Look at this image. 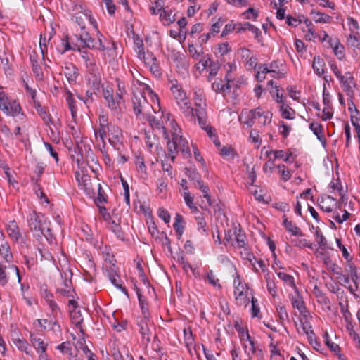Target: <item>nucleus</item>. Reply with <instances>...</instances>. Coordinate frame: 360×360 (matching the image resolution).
Segmentation results:
<instances>
[{"instance_id":"obj_42","label":"nucleus","mask_w":360,"mask_h":360,"mask_svg":"<svg viewBox=\"0 0 360 360\" xmlns=\"http://www.w3.org/2000/svg\"><path fill=\"white\" fill-rule=\"evenodd\" d=\"M184 198L187 206L193 211L198 212V209L193 202V198L191 196L188 192H184Z\"/></svg>"},{"instance_id":"obj_30","label":"nucleus","mask_w":360,"mask_h":360,"mask_svg":"<svg viewBox=\"0 0 360 360\" xmlns=\"http://www.w3.org/2000/svg\"><path fill=\"white\" fill-rule=\"evenodd\" d=\"M220 154L221 155L229 158L234 159L235 157L237 156V153L235 151L234 148L231 146H225L220 148Z\"/></svg>"},{"instance_id":"obj_52","label":"nucleus","mask_w":360,"mask_h":360,"mask_svg":"<svg viewBox=\"0 0 360 360\" xmlns=\"http://www.w3.org/2000/svg\"><path fill=\"white\" fill-rule=\"evenodd\" d=\"M158 214L159 217H160L166 224H168L170 221V214L168 211L163 207H160L158 209Z\"/></svg>"},{"instance_id":"obj_9","label":"nucleus","mask_w":360,"mask_h":360,"mask_svg":"<svg viewBox=\"0 0 360 360\" xmlns=\"http://www.w3.org/2000/svg\"><path fill=\"white\" fill-rule=\"evenodd\" d=\"M75 178L78 181L79 186L84 191L89 197H94L95 195L94 188L92 187L90 176L80 174L79 172H75Z\"/></svg>"},{"instance_id":"obj_8","label":"nucleus","mask_w":360,"mask_h":360,"mask_svg":"<svg viewBox=\"0 0 360 360\" xmlns=\"http://www.w3.org/2000/svg\"><path fill=\"white\" fill-rule=\"evenodd\" d=\"M233 284L235 285L234 295L236 300L240 304H247L248 303V298L247 297V285L242 283L239 275H236L234 279Z\"/></svg>"},{"instance_id":"obj_47","label":"nucleus","mask_w":360,"mask_h":360,"mask_svg":"<svg viewBox=\"0 0 360 360\" xmlns=\"http://www.w3.org/2000/svg\"><path fill=\"white\" fill-rule=\"evenodd\" d=\"M195 186L199 188V189L203 193V196L207 199V202L210 205H211L210 202V196L209 195V188L207 186L204 185V184L200 181H198V184L195 185Z\"/></svg>"},{"instance_id":"obj_27","label":"nucleus","mask_w":360,"mask_h":360,"mask_svg":"<svg viewBox=\"0 0 360 360\" xmlns=\"http://www.w3.org/2000/svg\"><path fill=\"white\" fill-rule=\"evenodd\" d=\"M301 325L302 327V330L304 333L307 336L309 342L311 345H313V342L316 340L315 333L313 330H311V326L309 323L305 322L304 323L301 321Z\"/></svg>"},{"instance_id":"obj_33","label":"nucleus","mask_w":360,"mask_h":360,"mask_svg":"<svg viewBox=\"0 0 360 360\" xmlns=\"http://www.w3.org/2000/svg\"><path fill=\"white\" fill-rule=\"evenodd\" d=\"M277 275H278V276L279 277L280 279L283 281L288 285L292 287L295 289V292H297V288L295 286L294 278H293V277L292 276L288 275V274H287L285 273H283V272H278L277 274Z\"/></svg>"},{"instance_id":"obj_54","label":"nucleus","mask_w":360,"mask_h":360,"mask_svg":"<svg viewBox=\"0 0 360 360\" xmlns=\"http://www.w3.org/2000/svg\"><path fill=\"white\" fill-rule=\"evenodd\" d=\"M271 153H274L275 158L283 159L285 162H288L289 160V157L290 155V154L289 155H285L283 150L267 151L266 153L269 155Z\"/></svg>"},{"instance_id":"obj_31","label":"nucleus","mask_w":360,"mask_h":360,"mask_svg":"<svg viewBox=\"0 0 360 360\" xmlns=\"http://www.w3.org/2000/svg\"><path fill=\"white\" fill-rule=\"evenodd\" d=\"M134 50L138 54L139 58H144V45L143 41L139 37H136L134 39Z\"/></svg>"},{"instance_id":"obj_50","label":"nucleus","mask_w":360,"mask_h":360,"mask_svg":"<svg viewBox=\"0 0 360 360\" xmlns=\"http://www.w3.org/2000/svg\"><path fill=\"white\" fill-rule=\"evenodd\" d=\"M56 349L60 350L61 352L68 354L70 356H72L71 350L72 347L69 342H64L56 347Z\"/></svg>"},{"instance_id":"obj_7","label":"nucleus","mask_w":360,"mask_h":360,"mask_svg":"<svg viewBox=\"0 0 360 360\" xmlns=\"http://www.w3.org/2000/svg\"><path fill=\"white\" fill-rule=\"evenodd\" d=\"M133 108L135 114L139 115L140 114L148 115L150 113L153 108L146 101L145 96L141 94H134L132 98Z\"/></svg>"},{"instance_id":"obj_4","label":"nucleus","mask_w":360,"mask_h":360,"mask_svg":"<svg viewBox=\"0 0 360 360\" xmlns=\"http://www.w3.org/2000/svg\"><path fill=\"white\" fill-rule=\"evenodd\" d=\"M195 105L197 107L194 110V117L196 116L198 123L201 128L204 129L208 135L212 136V127L207 123V112L205 109V103L202 93L200 90L195 91L194 92Z\"/></svg>"},{"instance_id":"obj_53","label":"nucleus","mask_w":360,"mask_h":360,"mask_svg":"<svg viewBox=\"0 0 360 360\" xmlns=\"http://www.w3.org/2000/svg\"><path fill=\"white\" fill-rule=\"evenodd\" d=\"M226 69V75H225V80L230 83L232 81V78L230 76V73L236 69V66L235 64L231 63H227V64L224 66Z\"/></svg>"},{"instance_id":"obj_55","label":"nucleus","mask_w":360,"mask_h":360,"mask_svg":"<svg viewBox=\"0 0 360 360\" xmlns=\"http://www.w3.org/2000/svg\"><path fill=\"white\" fill-rule=\"evenodd\" d=\"M280 172L281 173L282 179L283 181H287L291 177V172L289 169H285L284 165H279L278 166Z\"/></svg>"},{"instance_id":"obj_62","label":"nucleus","mask_w":360,"mask_h":360,"mask_svg":"<svg viewBox=\"0 0 360 360\" xmlns=\"http://www.w3.org/2000/svg\"><path fill=\"white\" fill-rule=\"evenodd\" d=\"M38 113L40 115V117L43 119V120L45 122V123L47 125H49L50 122H51L50 115L47 113V112L45 110V109L44 108L38 109Z\"/></svg>"},{"instance_id":"obj_49","label":"nucleus","mask_w":360,"mask_h":360,"mask_svg":"<svg viewBox=\"0 0 360 360\" xmlns=\"http://www.w3.org/2000/svg\"><path fill=\"white\" fill-rule=\"evenodd\" d=\"M14 344L21 351L25 352L27 354H30L29 351L27 350V342L25 340L16 339L14 340Z\"/></svg>"},{"instance_id":"obj_48","label":"nucleus","mask_w":360,"mask_h":360,"mask_svg":"<svg viewBox=\"0 0 360 360\" xmlns=\"http://www.w3.org/2000/svg\"><path fill=\"white\" fill-rule=\"evenodd\" d=\"M9 104L10 101L5 93L0 92V109L4 112L7 111Z\"/></svg>"},{"instance_id":"obj_59","label":"nucleus","mask_w":360,"mask_h":360,"mask_svg":"<svg viewBox=\"0 0 360 360\" xmlns=\"http://www.w3.org/2000/svg\"><path fill=\"white\" fill-rule=\"evenodd\" d=\"M218 51L223 56L231 51V48L228 43H222L218 45Z\"/></svg>"},{"instance_id":"obj_40","label":"nucleus","mask_w":360,"mask_h":360,"mask_svg":"<svg viewBox=\"0 0 360 360\" xmlns=\"http://www.w3.org/2000/svg\"><path fill=\"white\" fill-rule=\"evenodd\" d=\"M206 279L207 280L209 283L212 285L213 286L217 288L218 289L221 288V285L219 283V280L214 276V274L212 270H210L207 273Z\"/></svg>"},{"instance_id":"obj_61","label":"nucleus","mask_w":360,"mask_h":360,"mask_svg":"<svg viewBox=\"0 0 360 360\" xmlns=\"http://www.w3.org/2000/svg\"><path fill=\"white\" fill-rule=\"evenodd\" d=\"M257 12L252 8H249L245 12L243 13V15L245 19H255L257 17Z\"/></svg>"},{"instance_id":"obj_35","label":"nucleus","mask_w":360,"mask_h":360,"mask_svg":"<svg viewBox=\"0 0 360 360\" xmlns=\"http://www.w3.org/2000/svg\"><path fill=\"white\" fill-rule=\"evenodd\" d=\"M350 278L354 283V287L349 286L348 290L356 296L355 292H360V276L358 274H353V276Z\"/></svg>"},{"instance_id":"obj_46","label":"nucleus","mask_w":360,"mask_h":360,"mask_svg":"<svg viewBox=\"0 0 360 360\" xmlns=\"http://www.w3.org/2000/svg\"><path fill=\"white\" fill-rule=\"evenodd\" d=\"M280 110L281 112V115L283 118L288 120H292L293 118L290 117V112L292 111L293 113H295V111L288 105L282 104L280 107Z\"/></svg>"},{"instance_id":"obj_28","label":"nucleus","mask_w":360,"mask_h":360,"mask_svg":"<svg viewBox=\"0 0 360 360\" xmlns=\"http://www.w3.org/2000/svg\"><path fill=\"white\" fill-rule=\"evenodd\" d=\"M296 293H297V297H292V307L294 308L297 309V310H299V311L301 314L305 313L306 307H305L304 302L302 300V297H300V294H299L298 291L296 292Z\"/></svg>"},{"instance_id":"obj_44","label":"nucleus","mask_w":360,"mask_h":360,"mask_svg":"<svg viewBox=\"0 0 360 360\" xmlns=\"http://www.w3.org/2000/svg\"><path fill=\"white\" fill-rule=\"evenodd\" d=\"M185 343L188 347L193 344L194 338L190 328L184 329Z\"/></svg>"},{"instance_id":"obj_51","label":"nucleus","mask_w":360,"mask_h":360,"mask_svg":"<svg viewBox=\"0 0 360 360\" xmlns=\"http://www.w3.org/2000/svg\"><path fill=\"white\" fill-rule=\"evenodd\" d=\"M0 252L7 261H9L12 257L11 253L9 251V246L7 243H4L0 245Z\"/></svg>"},{"instance_id":"obj_45","label":"nucleus","mask_w":360,"mask_h":360,"mask_svg":"<svg viewBox=\"0 0 360 360\" xmlns=\"http://www.w3.org/2000/svg\"><path fill=\"white\" fill-rule=\"evenodd\" d=\"M191 56L195 59H198L203 53L202 49H198L194 45H189L188 49Z\"/></svg>"},{"instance_id":"obj_1","label":"nucleus","mask_w":360,"mask_h":360,"mask_svg":"<svg viewBox=\"0 0 360 360\" xmlns=\"http://www.w3.org/2000/svg\"><path fill=\"white\" fill-rule=\"evenodd\" d=\"M169 124L172 127V140L169 139V134L165 127H162V130L165 138L167 139L168 155L172 161L174 162L176 158L175 153L178 152H181L185 158H190L191 153L188 143L186 139L180 134L181 131L177 124L172 120Z\"/></svg>"},{"instance_id":"obj_6","label":"nucleus","mask_w":360,"mask_h":360,"mask_svg":"<svg viewBox=\"0 0 360 360\" xmlns=\"http://www.w3.org/2000/svg\"><path fill=\"white\" fill-rule=\"evenodd\" d=\"M79 41L80 44L86 46L90 49H96L99 50H105V46L103 44L102 41V34H99L98 36L97 39H94L92 37H91L88 32H85L84 30L81 31L79 30Z\"/></svg>"},{"instance_id":"obj_36","label":"nucleus","mask_w":360,"mask_h":360,"mask_svg":"<svg viewBox=\"0 0 360 360\" xmlns=\"http://www.w3.org/2000/svg\"><path fill=\"white\" fill-rule=\"evenodd\" d=\"M323 338L326 344L328 345V347L330 349V350L333 352H334L335 354H338L340 352V348L339 345L330 340L328 332H326L323 334Z\"/></svg>"},{"instance_id":"obj_26","label":"nucleus","mask_w":360,"mask_h":360,"mask_svg":"<svg viewBox=\"0 0 360 360\" xmlns=\"http://www.w3.org/2000/svg\"><path fill=\"white\" fill-rule=\"evenodd\" d=\"M158 10L159 11H161L160 14V20L165 25H168L175 20V15H172V11H168L165 8L161 11V8H158Z\"/></svg>"},{"instance_id":"obj_11","label":"nucleus","mask_w":360,"mask_h":360,"mask_svg":"<svg viewBox=\"0 0 360 360\" xmlns=\"http://www.w3.org/2000/svg\"><path fill=\"white\" fill-rule=\"evenodd\" d=\"M104 266L108 272V277L110 280L111 283L120 288L127 296H128V292L127 289L123 287L121 284L118 283V280L120 279L119 276L117 274L116 271L114 269L115 264L112 263L110 260H105Z\"/></svg>"},{"instance_id":"obj_12","label":"nucleus","mask_w":360,"mask_h":360,"mask_svg":"<svg viewBox=\"0 0 360 360\" xmlns=\"http://www.w3.org/2000/svg\"><path fill=\"white\" fill-rule=\"evenodd\" d=\"M143 60L145 64L150 68L151 72L155 76L160 75L159 65L157 63V59L155 56L151 53H144V58H139Z\"/></svg>"},{"instance_id":"obj_16","label":"nucleus","mask_w":360,"mask_h":360,"mask_svg":"<svg viewBox=\"0 0 360 360\" xmlns=\"http://www.w3.org/2000/svg\"><path fill=\"white\" fill-rule=\"evenodd\" d=\"M233 235H234V243H232V245L238 248H245L246 243V236L244 233L242 232L240 229H237L236 226H234L233 230Z\"/></svg>"},{"instance_id":"obj_3","label":"nucleus","mask_w":360,"mask_h":360,"mask_svg":"<svg viewBox=\"0 0 360 360\" xmlns=\"http://www.w3.org/2000/svg\"><path fill=\"white\" fill-rule=\"evenodd\" d=\"M28 225L33 236L38 239L44 236L46 239L50 231L49 222L40 214L33 212L30 214Z\"/></svg>"},{"instance_id":"obj_58","label":"nucleus","mask_w":360,"mask_h":360,"mask_svg":"<svg viewBox=\"0 0 360 360\" xmlns=\"http://www.w3.org/2000/svg\"><path fill=\"white\" fill-rule=\"evenodd\" d=\"M110 352L114 360H126V356H123L121 354L120 350L115 347V344H113V347Z\"/></svg>"},{"instance_id":"obj_56","label":"nucleus","mask_w":360,"mask_h":360,"mask_svg":"<svg viewBox=\"0 0 360 360\" xmlns=\"http://www.w3.org/2000/svg\"><path fill=\"white\" fill-rule=\"evenodd\" d=\"M209 68L210 73L208 75V79L211 81L217 75L219 70V65L215 63H210Z\"/></svg>"},{"instance_id":"obj_5","label":"nucleus","mask_w":360,"mask_h":360,"mask_svg":"<svg viewBox=\"0 0 360 360\" xmlns=\"http://www.w3.org/2000/svg\"><path fill=\"white\" fill-rule=\"evenodd\" d=\"M171 91L178 105L186 117H194V109L191 107L190 101L182 88L176 81H171Z\"/></svg>"},{"instance_id":"obj_13","label":"nucleus","mask_w":360,"mask_h":360,"mask_svg":"<svg viewBox=\"0 0 360 360\" xmlns=\"http://www.w3.org/2000/svg\"><path fill=\"white\" fill-rule=\"evenodd\" d=\"M149 321H141L139 323L140 327V333L142 336L143 342L145 344H148L151 340L152 338H155V334L151 330L153 326H149Z\"/></svg>"},{"instance_id":"obj_57","label":"nucleus","mask_w":360,"mask_h":360,"mask_svg":"<svg viewBox=\"0 0 360 360\" xmlns=\"http://www.w3.org/2000/svg\"><path fill=\"white\" fill-rule=\"evenodd\" d=\"M210 61V58L208 56H203L199 61L198 64L195 65L196 69L198 70H204L207 66H208V63Z\"/></svg>"},{"instance_id":"obj_39","label":"nucleus","mask_w":360,"mask_h":360,"mask_svg":"<svg viewBox=\"0 0 360 360\" xmlns=\"http://www.w3.org/2000/svg\"><path fill=\"white\" fill-rule=\"evenodd\" d=\"M21 108L20 105L15 101L10 102V104L8 107V110L4 111V112L7 115H10L12 116L18 115L20 112Z\"/></svg>"},{"instance_id":"obj_15","label":"nucleus","mask_w":360,"mask_h":360,"mask_svg":"<svg viewBox=\"0 0 360 360\" xmlns=\"http://www.w3.org/2000/svg\"><path fill=\"white\" fill-rule=\"evenodd\" d=\"M108 128V141L111 145L115 147L116 145L120 141L122 136L121 130L117 126L112 124H110V127Z\"/></svg>"},{"instance_id":"obj_23","label":"nucleus","mask_w":360,"mask_h":360,"mask_svg":"<svg viewBox=\"0 0 360 360\" xmlns=\"http://www.w3.org/2000/svg\"><path fill=\"white\" fill-rule=\"evenodd\" d=\"M311 15L316 22L328 23L332 20L330 15L314 10L311 11Z\"/></svg>"},{"instance_id":"obj_20","label":"nucleus","mask_w":360,"mask_h":360,"mask_svg":"<svg viewBox=\"0 0 360 360\" xmlns=\"http://www.w3.org/2000/svg\"><path fill=\"white\" fill-rule=\"evenodd\" d=\"M63 74L69 83H72L76 81L77 77V68L75 65L70 64L65 66L63 70Z\"/></svg>"},{"instance_id":"obj_21","label":"nucleus","mask_w":360,"mask_h":360,"mask_svg":"<svg viewBox=\"0 0 360 360\" xmlns=\"http://www.w3.org/2000/svg\"><path fill=\"white\" fill-rule=\"evenodd\" d=\"M283 224L288 231L292 233L294 236H302V233L299 227L296 226L295 224H294L291 221H288V218L285 215H283Z\"/></svg>"},{"instance_id":"obj_10","label":"nucleus","mask_w":360,"mask_h":360,"mask_svg":"<svg viewBox=\"0 0 360 360\" xmlns=\"http://www.w3.org/2000/svg\"><path fill=\"white\" fill-rule=\"evenodd\" d=\"M103 96L108 102V107L115 112H118L120 110L121 105L124 103V101L120 99L117 96L115 95V96H114L112 90L111 89H104Z\"/></svg>"},{"instance_id":"obj_32","label":"nucleus","mask_w":360,"mask_h":360,"mask_svg":"<svg viewBox=\"0 0 360 360\" xmlns=\"http://www.w3.org/2000/svg\"><path fill=\"white\" fill-rule=\"evenodd\" d=\"M107 202V195L103 190L101 185H98V196L95 199V202L97 206L101 209V205Z\"/></svg>"},{"instance_id":"obj_41","label":"nucleus","mask_w":360,"mask_h":360,"mask_svg":"<svg viewBox=\"0 0 360 360\" xmlns=\"http://www.w3.org/2000/svg\"><path fill=\"white\" fill-rule=\"evenodd\" d=\"M108 127L110 126H99V129L95 131V136L96 139L99 137L102 142L105 144V138L108 135Z\"/></svg>"},{"instance_id":"obj_64","label":"nucleus","mask_w":360,"mask_h":360,"mask_svg":"<svg viewBox=\"0 0 360 360\" xmlns=\"http://www.w3.org/2000/svg\"><path fill=\"white\" fill-rule=\"evenodd\" d=\"M347 328L349 331V335L353 339V340L357 343L358 347H360V337L355 332V330L353 328V326H351V327L348 326Z\"/></svg>"},{"instance_id":"obj_17","label":"nucleus","mask_w":360,"mask_h":360,"mask_svg":"<svg viewBox=\"0 0 360 360\" xmlns=\"http://www.w3.org/2000/svg\"><path fill=\"white\" fill-rule=\"evenodd\" d=\"M320 209L326 212H331L335 205V199L330 195L318 200Z\"/></svg>"},{"instance_id":"obj_2","label":"nucleus","mask_w":360,"mask_h":360,"mask_svg":"<svg viewBox=\"0 0 360 360\" xmlns=\"http://www.w3.org/2000/svg\"><path fill=\"white\" fill-rule=\"evenodd\" d=\"M271 117L270 112H264L262 108H257L250 111H243L239 120L241 123L251 127L255 123L264 126L271 122Z\"/></svg>"},{"instance_id":"obj_14","label":"nucleus","mask_w":360,"mask_h":360,"mask_svg":"<svg viewBox=\"0 0 360 360\" xmlns=\"http://www.w3.org/2000/svg\"><path fill=\"white\" fill-rule=\"evenodd\" d=\"M343 84L344 90L347 94L352 98L354 95L353 89L356 86L354 79L350 72H347L345 75H342V79H339Z\"/></svg>"},{"instance_id":"obj_29","label":"nucleus","mask_w":360,"mask_h":360,"mask_svg":"<svg viewBox=\"0 0 360 360\" xmlns=\"http://www.w3.org/2000/svg\"><path fill=\"white\" fill-rule=\"evenodd\" d=\"M183 217L180 214H176L175 217V222L173 225L179 238L181 237L184 227L183 226Z\"/></svg>"},{"instance_id":"obj_60","label":"nucleus","mask_w":360,"mask_h":360,"mask_svg":"<svg viewBox=\"0 0 360 360\" xmlns=\"http://www.w3.org/2000/svg\"><path fill=\"white\" fill-rule=\"evenodd\" d=\"M136 165L138 168V171L139 172L146 174V167L144 164L143 160L142 158L138 157L136 158Z\"/></svg>"},{"instance_id":"obj_37","label":"nucleus","mask_w":360,"mask_h":360,"mask_svg":"<svg viewBox=\"0 0 360 360\" xmlns=\"http://www.w3.org/2000/svg\"><path fill=\"white\" fill-rule=\"evenodd\" d=\"M30 60L32 64L33 72L37 77L41 76V68L38 63L37 56L34 51L30 55Z\"/></svg>"},{"instance_id":"obj_19","label":"nucleus","mask_w":360,"mask_h":360,"mask_svg":"<svg viewBox=\"0 0 360 360\" xmlns=\"http://www.w3.org/2000/svg\"><path fill=\"white\" fill-rule=\"evenodd\" d=\"M7 232L8 236L16 242L22 238L19 227L15 221H11L8 223L7 225Z\"/></svg>"},{"instance_id":"obj_63","label":"nucleus","mask_w":360,"mask_h":360,"mask_svg":"<svg viewBox=\"0 0 360 360\" xmlns=\"http://www.w3.org/2000/svg\"><path fill=\"white\" fill-rule=\"evenodd\" d=\"M125 94H126V89H125L124 84L122 82H118L116 96H117L118 98H120V99L124 100L123 95Z\"/></svg>"},{"instance_id":"obj_18","label":"nucleus","mask_w":360,"mask_h":360,"mask_svg":"<svg viewBox=\"0 0 360 360\" xmlns=\"http://www.w3.org/2000/svg\"><path fill=\"white\" fill-rule=\"evenodd\" d=\"M84 58H86V66L90 69V70L92 71V72H91V74L93 75L92 85L94 87V90L98 91L100 89L101 84H100V79L98 77L96 76V72H95V68H96L95 63L93 60H90L89 56H86V57L84 56Z\"/></svg>"},{"instance_id":"obj_38","label":"nucleus","mask_w":360,"mask_h":360,"mask_svg":"<svg viewBox=\"0 0 360 360\" xmlns=\"http://www.w3.org/2000/svg\"><path fill=\"white\" fill-rule=\"evenodd\" d=\"M247 28H249V30L251 31L253 34H255V37H257L259 34L261 33L259 30L254 26L253 25L250 24L248 22H245L243 24H240L239 27H238V32H240L242 30H245Z\"/></svg>"},{"instance_id":"obj_43","label":"nucleus","mask_w":360,"mask_h":360,"mask_svg":"<svg viewBox=\"0 0 360 360\" xmlns=\"http://www.w3.org/2000/svg\"><path fill=\"white\" fill-rule=\"evenodd\" d=\"M310 129L317 136L319 140H321L322 137V126L318 122H311L309 125Z\"/></svg>"},{"instance_id":"obj_22","label":"nucleus","mask_w":360,"mask_h":360,"mask_svg":"<svg viewBox=\"0 0 360 360\" xmlns=\"http://www.w3.org/2000/svg\"><path fill=\"white\" fill-rule=\"evenodd\" d=\"M30 338L31 342L37 351L44 353L46 350L47 344L45 343L41 338L34 336L32 334H31Z\"/></svg>"},{"instance_id":"obj_24","label":"nucleus","mask_w":360,"mask_h":360,"mask_svg":"<svg viewBox=\"0 0 360 360\" xmlns=\"http://www.w3.org/2000/svg\"><path fill=\"white\" fill-rule=\"evenodd\" d=\"M63 287L58 289V292L68 297H73L74 290L72 289V281L65 278L63 282Z\"/></svg>"},{"instance_id":"obj_34","label":"nucleus","mask_w":360,"mask_h":360,"mask_svg":"<svg viewBox=\"0 0 360 360\" xmlns=\"http://www.w3.org/2000/svg\"><path fill=\"white\" fill-rule=\"evenodd\" d=\"M212 88L214 91L219 92L224 91L225 90L227 89H230L231 86L230 83H228V82H226V84H224L223 81L220 79L219 80H216L214 82L212 83Z\"/></svg>"},{"instance_id":"obj_25","label":"nucleus","mask_w":360,"mask_h":360,"mask_svg":"<svg viewBox=\"0 0 360 360\" xmlns=\"http://www.w3.org/2000/svg\"><path fill=\"white\" fill-rule=\"evenodd\" d=\"M325 63L323 58L320 56H315L312 64L314 71L318 75H321L324 72Z\"/></svg>"}]
</instances>
